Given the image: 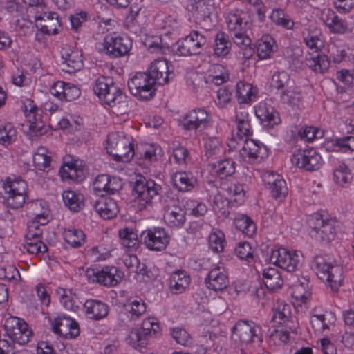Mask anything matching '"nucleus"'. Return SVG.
I'll list each match as a JSON object with an SVG mask.
<instances>
[{"label":"nucleus","mask_w":354,"mask_h":354,"mask_svg":"<svg viewBox=\"0 0 354 354\" xmlns=\"http://www.w3.org/2000/svg\"><path fill=\"white\" fill-rule=\"evenodd\" d=\"M124 310L119 313V319L127 324V320L136 319L140 317L146 311L145 303L141 299L129 300L124 304Z\"/></svg>","instance_id":"obj_30"},{"label":"nucleus","mask_w":354,"mask_h":354,"mask_svg":"<svg viewBox=\"0 0 354 354\" xmlns=\"http://www.w3.org/2000/svg\"><path fill=\"white\" fill-rule=\"evenodd\" d=\"M231 48L232 42L229 36L223 32H217L214 38V54L224 57L230 53Z\"/></svg>","instance_id":"obj_41"},{"label":"nucleus","mask_w":354,"mask_h":354,"mask_svg":"<svg viewBox=\"0 0 354 354\" xmlns=\"http://www.w3.org/2000/svg\"><path fill=\"white\" fill-rule=\"evenodd\" d=\"M88 20V15L86 12L81 11L71 15L70 21L71 27L75 31H79L82 24Z\"/></svg>","instance_id":"obj_63"},{"label":"nucleus","mask_w":354,"mask_h":354,"mask_svg":"<svg viewBox=\"0 0 354 354\" xmlns=\"http://www.w3.org/2000/svg\"><path fill=\"white\" fill-rule=\"evenodd\" d=\"M334 180L341 186L351 183L352 174L349 168L344 163H339L333 171Z\"/></svg>","instance_id":"obj_53"},{"label":"nucleus","mask_w":354,"mask_h":354,"mask_svg":"<svg viewBox=\"0 0 354 354\" xmlns=\"http://www.w3.org/2000/svg\"><path fill=\"white\" fill-rule=\"evenodd\" d=\"M122 244L128 248H134L138 243V236L132 228L125 227L119 231Z\"/></svg>","instance_id":"obj_54"},{"label":"nucleus","mask_w":354,"mask_h":354,"mask_svg":"<svg viewBox=\"0 0 354 354\" xmlns=\"http://www.w3.org/2000/svg\"><path fill=\"white\" fill-rule=\"evenodd\" d=\"M272 321L277 324H281L288 321L290 315V308L284 301H277L272 307Z\"/></svg>","instance_id":"obj_44"},{"label":"nucleus","mask_w":354,"mask_h":354,"mask_svg":"<svg viewBox=\"0 0 354 354\" xmlns=\"http://www.w3.org/2000/svg\"><path fill=\"white\" fill-rule=\"evenodd\" d=\"M97 48L111 58L122 57L129 54L132 41L127 36L113 32L105 36L103 42L97 44Z\"/></svg>","instance_id":"obj_5"},{"label":"nucleus","mask_w":354,"mask_h":354,"mask_svg":"<svg viewBox=\"0 0 354 354\" xmlns=\"http://www.w3.org/2000/svg\"><path fill=\"white\" fill-rule=\"evenodd\" d=\"M53 331L66 339L75 338L80 335L77 322L69 317L59 315L52 323Z\"/></svg>","instance_id":"obj_21"},{"label":"nucleus","mask_w":354,"mask_h":354,"mask_svg":"<svg viewBox=\"0 0 354 354\" xmlns=\"http://www.w3.org/2000/svg\"><path fill=\"white\" fill-rule=\"evenodd\" d=\"M189 10L197 24L208 25L212 22L214 7L211 0H192Z\"/></svg>","instance_id":"obj_20"},{"label":"nucleus","mask_w":354,"mask_h":354,"mask_svg":"<svg viewBox=\"0 0 354 354\" xmlns=\"http://www.w3.org/2000/svg\"><path fill=\"white\" fill-rule=\"evenodd\" d=\"M140 241L149 250L162 251L170 241V236L163 227H153L142 232Z\"/></svg>","instance_id":"obj_12"},{"label":"nucleus","mask_w":354,"mask_h":354,"mask_svg":"<svg viewBox=\"0 0 354 354\" xmlns=\"http://www.w3.org/2000/svg\"><path fill=\"white\" fill-rule=\"evenodd\" d=\"M292 296L298 302V305L306 304L311 297V289L308 276L298 277L292 283Z\"/></svg>","instance_id":"obj_29"},{"label":"nucleus","mask_w":354,"mask_h":354,"mask_svg":"<svg viewBox=\"0 0 354 354\" xmlns=\"http://www.w3.org/2000/svg\"><path fill=\"white\" fill-rule=\"evenodd\" d=\"M263 281L267 288L272 290L280 288L283 283V280L278 270L271 267L263 270Z\"/></svg>","instance_id":"obj_40"},{"label":"nucleus","mask_w":354,"mask_h":354,"mask_svg":"<svg viewBox=\"0 0 354 354\" xmlns=\"http://www.w3.org/2000/svg\"><path fill=\"white\" fill-rule=\"evenodd\" d=\"M290 77L289 74L284 71H277L271 77L270 86L272 90L276 91V94H279L282 91L290 87Z\"/></svg>","instance_id":"obj_43"},{"label":"nucleus","mask_w":354,"mask_h":354,"mask_svg":"<svg viewBox=\"0 0 354 354\" xmlns=\"http://www.w3.org/2000/svg\"><path fill=\"white\" fill-rule=\"evenodd\" d=\"M160 186L153 180H146L142 176H139L133 185V192L138 200L139 205L146 207L152 203L153 198L158 194Z\"/></svg>","instance_id":"obj_14"},{"label":"nucleus","mask_w":354,"mask_h":354,"mask_svg":"<svg viewBox=\"0 0 354 354\" xmlns=\"http://www.w3.org/2000/svg\"><path fill=\"white\" fill-rule=\"evenodd\" d=\"M317 277L336 291L343 282V268L333 265L326 256L316 255L311 265Z\"/></svg>","instance_id":"obj_3"},{"label":"nucleus","mask_w":354,"mask_h":354,"mask_svg":"<svg viewBox=\"0 0 354 354\" xmlns=\"http://www.w3.org/2000/svg\"><path fill=\"white\" fill-rule=\"evenodd\" d=\"M256 116L265 127L273 128L281 123L279 113L268 102H261L255 106Z\"/></svg>","instance_id":"obj_26"},{"label":"nucleus","mask_w":354,"mask_h":354,"mask_svg":"<svg viewBox=\"0 0 354 354\" xmlns=\"http://www.w3.org/2000/svg\"><path fill=\"white\" fill-rule=\"evenodd\" d=\"M93 91L99 99L120 113L128 111L129 100L109 77H99L95 82Z\"/></svg>","instance_id":"obj_1"},{"label":"nucleus","mask_w":354,"mask_h":354,"mask_svg":"<svg viewBox=\"0 0 354 354\" xmlns=\"http://www.w3.org/2000/svg\"><path fill=\"white\" fill-rule=\"evenodd\" d=\"M225 22L231 35L240 32H248L250 28L249 23L244 21L243 18L236 14H228L225 18Z\"/></svg>","instance_id":"obj_42"},{"label":"nucleus","mask_w":354,"mask_h":354,"mask_svg":"<svg viewBox=\"0 0 354 354\" xmlns=\"http://www.w3.org/2000/svg\"><path fill=\"white\" fill-rule=\"evenodd\" d=\"M270 18L277 25L282 26L286 29H292L295 24L291 17L280 8L274 9Z\"/></svg>","instance_id":"obj_51"},{"label":"nucleus","mask_w":354,"mask_h":354,"mask_svg":"<svg viewBox=\"0 0 354 354\" xmlns=\"http://www.w3.org/2000/svg\"><path fill=\"white\" fill-rule=\"evenodd\" d=\"M308 225L323 242L328 243L335 239L337 225L335 219L324 218L323 216L315 214L309 218Z\"/></svg>","instance_id":"obj_11"},{"label":"nucleus","mask_w":354,"mask_h":354,"mask_svg":"<svg viewBox=\"0 0 354 354\" xmlns=\"http://www.w3.org/2000/svg\"><path fill=\"white\" fill-rule=\"evenodd\" d=\"M229 78L227 69L221 64H214L209 70V74L205 77V84H214L219 86L225 82Z\"/></svg>","instance_id":"obj_38"},{"label":"nucleus","mask_w":354,"mask_h":354,"mask_svg":"<svg viewBox=\"0 0 354 354\" xmlns=\"http://www.w3.org/2000/svg\"><path fill=\"white\" fill-rule=\"evenodd\" d=\"M281 101L292 107L297 106L301 101V93L290 88V86L279 93Z\"/></svg>","instance_id":"obj_55"},{"label":"nucleus","mask_w":354,"mask_h":354,"mask_svg":"<svg viewBox=\"0 0 354 354\" xmlns=\"http://www.w3.org/2000/svg\"><path fill=\"white\" fill-rule=\"evenodd\" d=\"M152 83L164 85L169 80L168 63L165 59H158L153 62L147 72L145 73Z\"/></svg>","instance_id":"obj_25"},{"label":"nucleus","mask_w":354,"mask_h":354,"mask_svg":"<svg viewBox=\"0 0 354 354\" xmlns=\"http://www.w3.org/2000/svg\"><path fill=\"white\" fill-rule=\"evenodd\" d=\"M256 90L250 84L239 82L236 84V95L239 103H248L256 95Z\"/></svg>","instance_id":"obj_50"},{"label":"nucleus","mask_w":354,"mask_h":354,"mask_svg":"<svg viewBox=\"0 0 354 354\" xmlns=\"http://www.w3.org/2000/svg\"><path fill=\"white\" fill-rule=\"evenodd\" d=\"M270 261L288 272L297 270L302 263V254L296 251L279 247L272 250Z\"/></svg>","instance_id":"obj_7"},{"label":"nucleus","mask_w":354,"mask_h":354,"mask_svg":"<svg viewBox=\"0 0 354 354\" xmlns=\"http://www.w3.org/2000/svg\"><path fill=\"white\" fill-rule=\"evenodd\" d=\"M291 162L297 167L310 171L319 169L322 165L321 156L313 149L298 151L294 153Z\"/></svg>","instance_id":"obj_18"},{"label":"nucleus","mask_w":354,"mask_h":354,"mask_svg":"<svg viewBox=\"0 0 354 354\" xmlns=\"http://www.w3.org/2000/svg\"><path fill=\"white\" fill-rule=\"evenodd\" d=\"M4 329L7 336L13 343L24 345L30 341L32 331L27 323L17 317H10L6 319Z\"/></svg>","instance_id":"obj_8"},{"label":"nucleus","mask_w":354,"mask_h":354,"mask_svg":"<svg viewBox=\"0 0 354 354\" xmlns=\"http://www.w3.org/2000/svg\"><path fill=\"white\" fill-rule=\"evenodd\" d=\"M86 275L88 279L97 282L106 286H115L121 280L118 270L115 267H104L101 270L97 268L87 269Z\"/></svg>","instance_id":"obj_16"},{"label":"nucleus","mask_w":354,"mask_h":354,"mask_svg":"<svg viewBox=\"0 0 354 354\" xmlns=\"http://www.w3.org/2000/svg\"><path fill=\"white\" fill-rule=\"evenodd\" d=\"M82 53L79 50L63 48L62 50V71L68 73H74L83 67Z\"/></svg>","instance_id":"obj_27"},{"label":"nucleus","mask_w":354,"mask_h":354,"mask_svg":"<svg viewBox=\"0 0 354 354\" xmlns=\"http://www.w3.org/2000/svg\"><path fill=\"white\" fill-rule=\"evenodd\" d=\"M173 186L180 192H189L197 185L196 178L189 171H177L171 176Z\"/></svg>","instance_id":"obj_31"},{"label":"nucleus","mask_w":354,"mask_h":354,"mask_svg":"<svg viewBox=\"0 0 354 354\" xmlns=\"http://www.w3.org/2000/svg\"><path fill=\"white\" fill-rule=\"evenodd\" d=\"M41 232L28 231L26 234L27 252L30 254H38L47 251V246L41 241Z\"/></svg>","instance_id":"obj_36"},{"label":"nucleus","mask_w":354,"mask_h":354,"mask_svg":"<svg viewBox=\"0 0 354 354\" xmlns=\"http://www.w3.org/2000/svg\"><path fill=\"white\" fill-rule=\"evenodd\" d=\"M164 221L171 227H181L186 221L185 211L176 201L167 203L163 207Z\"/></svg>","instance_id":"obj_23"},{"label":"nucleus","mask_w":354,"mask_h":354,"mask_svg":"<svg viewBox=\"0 0 354 354\" xmlns=\"http://www.w3.org/2000/svg\"><path fill=\"white\" fill-rule=\"evenodd\" d=\"M225 244V236L221 231L214 232L209 234V245L214 252H222L224 249Z\"/></svg>","instance_id":"obj_56"},{"label":"nucleus","mask_w":354,"mask_h":354,"mask_svg":"<svg viewBox=\"0 0 354 354\" xmlns=\"http://www.w3.org/2000/svg\"><path fill=\"white\" fill-rule=\"evenodd\" d=\"M84 309L86 316L91 319L100 320L107 316L109 308L107 304L97 300H87Z\"/></svg>","instance_id":"obj_34"},{"label":"nucleus","mask_w":354,"mask_h":354,"mask_svg":"<svg viewBox=\"0 0 354 354\" xmlns=\"http://www.w3.org/2000/svg\"><path fill=\"white\" fill-rule=\"evenodd\" d=\"M234 223L239 230L248 236L251 237L256 232V225L247 215L241 214L237 216L234 221Z\"/></svg>","instance_id":"obj_45"},{"label":"nucleus","mask_w":354,"mask_h":354,"mask_svg":"<svg viewBox=\"0 0 354 354\" xmlns=\"http://www.w3.org/2000/svg\"><path fill=\"white\" fill-rule=\"evenodd\" d=\"M212 167L213 172L220 178L231 176L235 172V162L231 159L219 160Z\"/></svg>","instance_id":"obj_47"},{"label":"nucleus","mask_w":354,"mask_h":354,"mask_svg":"<svg viewBox=\"0 0 354 354\" xmlns=\"http://www.w3.org/2000/svg\"><path fill=\"white\" fill-rule=\"evenodd\" d=\"M232 90L227 86L220 88L217 91L216 103L221 108L225 107L231 102Z\"/></svg>","instance_id":"obj_61"},{"label":"nucleus","mask_w":354,"mask_h":354,"mask_svg":"<svg viewBox=\"0 0 354 354\" xmlns=\"http://www.w3.org/2000/svg\"><path fill=\"white\" fill-rule=\"evenodd\" d=\"M93 189L97 194H113L122 187V180L115 176L106 174L98 175L93 182Z\"/></svg>","instance_id":"obj_24"},{"label":"nucleus","mask_w":354,"mask_h":354,"mask_svg":"<svg viewBox=\"0 0 354 354\" xmlns=\"http://www.w3.org/2000/svg\"><path fill=\"white\" fill-rule=\"evenodd\" d=\"M239 152L243 160L250 163L261 162L268 156V149L263 143L248 138L245 139Z\"/></svg>","instance_id":"obj_17"},{"label":"nucleus","mask_w":354,"mask_h":354,"mask_svg":"<svg viewBox=\"0 0 354 354\" xmlns=\"http://www.w3.org/2000/svg\"><path fill=\"white\" fill-rule=\"evenodd\" d=\"M16 130L11 124L0 127V144L6 146L16 140Z\"/></svg>","instance_id":"obj_57"},{"label":"nucleus","mask_w":354,"mask_h":354,"mask_svg":"<svg viewBox=\"0 0 354 354\" xmlns=\"http://www.w3.org/2000/svg\"><path fill=\"white\" fill-rule=\"evenodd\" d=\"M155 84L145 73H137L128 82V87L132 95L145 100H150L155 94Z\"/></svg>","instance_id":"obj_13"},{"label":"nucleus","mask_w":354,"mask_h":354,"mask_svg":"<svg viewBox=\"0 0 354 354\" xmlns=\"http://www.w3.org/2000/svg\"><path fill=\"white\" fill-rule=\"evenodd\" d=\"M173 339L178 344L187 346L190 344L191 337L189 334L182 328H174L171 331Z\"/></svg>","instance_id":"obj_62"},{"label":"nucleus","mask_w":354,"mask_h":354,"mask_svg":"<svg viewBox=\"0 0 354 354\" xmlns=\"http://www.w3.org/2000/svg\"><path fill=\"white\" fill-rule=\"evenodd\" d=\"M93 207L96 212L104 219H111L119 212L116 201L111 198H100L94 202Z\"/></svg>","instance_id":"obj_33"},{"label":"nucleus","mask_w":354,"mask_h":354,"mask_svg":"<svg viewBox=\"0 0 354 354\" xmlns=\"http://www.w3.org/2000/svg\"><path fill=\"white\" fill-rule=\"evenodd\" d=\"M65 205L72 212H77L84 206V197L80 192L74 190H66L62 193Z\"/></svg>","instance_id":"obj_37"},{"label":"nucleus","mask_w":354,"mask_h":354,"mask_svg":"<svg viewBox=\"0 0 354 354\" xmlns=\"http://www.w3.org/2000/svg\"><path fill=\"white\" fill-rule=\"evenodd\" d=\"M3 187L8 194L7 205L12 209L21 207L26 201V183L19 178L12 180L10 178H7Z\"/></svg>","instance_id":"obj_9"},{"label":"nucleus","mask_w":354,"mask_h":354,"mask_svg":"<svg viewBox=\"0 0 354 354\" xmlns=\"http://www.w3.org/2000/svg\"><path fill=\"white\" fill-rule=\"evenodd\" d=\"M206 41L205 36L197 30H193L189 35L176 42V51L183 56L198 55Z\"/></svg>","instance_id":"obj_15"},{"label":"nucleus","mask_w":354,"mask_h":354,"mask_svg":"<svg viewBox=\"0 0 354 354\" xmlns=\"http://www.w3.org/2000/svg\"><path fill=\"white\" fill-rule=\"evenodd\" d=\"M37 26L46 35H55L60 27L59 16L56 12L44 13L42 16L36 17Z\"/></svg>","instance_id":"obj_32"},{"label":"nucleus","mask_w":354,"mask_h":354,"mask_svg":"<svg viewBox=\"0 0 354 354\" xmlns=\"http://www.w3.org/2000/svg\"><path fill=\"white\" fill-rule=\"evenodd\" d=\"M0 354H30L28 350H16L6 339L0 340Z\"/></svg>","instance_id":"obj_64"},{"label":"nucleus","mask_w":354,"mask_h":354,"mask_svg":"<svg viewBox=\"0 0 354 354\" xmlns=\"http://www.w3.org/2000/svg\"><path fill=\"white\" fill-rule=\"evenodd\" d=\"M108 153L118 162H127L134 156L132 138L113 132L107 136Z\"/></svg>","instance_id":"obj_4"},{"label":"nucleus","mask_w":354,"mask_h":354,"mask_svg":"<svg viewBox=\"0 0 354 354\" xmlns=\"http://www.w3.org/2000/svg\"><path fill=\"white\" fill-rule=\"evenodd\" d=\"M207 288L215 292L223 291L229 285V277L223 266H216L209 272L205 279Z\"/></svg>","instance_id":"obj_22"},{"label":"nucleus","mask_w":354,"mask_h":354,"mask_svg":"<svg viewBox=\"0 0 354 354\" xmlns=\"http://www.w3.org/2000/svg\"><path fill=\"white\" fill-rule=\"evenodd\" d=\"M304 40L306 46L312 50L308 52L305 57L306 65L314 72L323 74L326 73L330 66L328 57L320 53L319 50L323 46L320 32L315 29H306L304 33Z\"/></svg>","instance_id":"obj_2"},{"label":"nucleus","mask_w":354,"mask_h":354,"mask_svg":"<svg viewBox=\"0 0 354 354\" xmlns=\"http://www.w3.org/2000/svg\"><path fill=\"white\" fill-rule=\"evenodd\" d=\"M161 333L160 326L155 317H148L142 322L140 330H133L129 335V342L134 347L144 348L147 339L152 337H158Z\"/></svg>","instance_id":"obj_6"},{"label":"nucleus","mask_w":354,"mask_h":354,"mask_svg":"<svg viewBox=\"0 0 354 354\" xmlns=\"http://www.w3.org/2000/svg\"><path fill=\"white\" fill-rule=\"evenodd\" d=\"M323 132L314 127H304L299 131V136L301 140L308 142L312 141L313 139L322 138Z\"/></svg>","instance_id":"obj_59"},{"label":"nucleus","mask_w":354,"mask_h":354,"mask_svg":"<svg viewBox=\"0 0 354 354\" xmlns=\"http://www.w3.org/2000/svg\"><path fill=\"white\" fill-rule=\"evenodd\" d=\"M27 118L29 123V129L32 136H41L46 132V127L39 116L36 115L34 109H30V113L27 115Z\"/></svg>","instance_id":"obj_49"},{"label":"nucleus","mask_w":354,"mask_h":354,"mask_svg":"<svg viewBox=\"0 0 354 354\" xmlns=\"http://www.w3.org/2000/svg\"><path fill=\"white\" fill-rule=\"evenodd\" d=\"M320 19L333 33L343 34L348 29L347 23L330 9L323 10Z\"/></svg>","instance_id":"obj_28"},{"label":"nucleus","mask_w":354,"mask_h":354,"mask_svg":"<svg viewBox=\"0 0 354 354\" xmlns=\"http://www.w3.org/2000/svg\"><path fill=\"white\" fill-rule=\"evenodd\" d=\"M59 174L63 180L81 181L84 178L83 171L77 168L76 163L73 162H65L60 169Z\"/></svg>","instance_id":"obj_46"},{"label":"nucleus","mask_w":354,"mask_h":354,"mask_svg":"<svg viewBox=\"0 0 354 354\" xmlns=\"http://www.w3.org/2000/svg\"><path fill=\"white\" fill-rule=\"evenodd\" d=\"M268 189L275 199L281 200L287 194L286 181L280 176H277L274 180H269Z\"/></svg>","instance_id":"obj_52"},{"label":"nucleus","mask_w":354,"mask_h":354,"mask_svg":"<svg viewBox=\"0 0 354 354\" xmlns=\"http://www.w3.org/2000/svg\"><path fill=\"white\" fill-rule=\"evenodd\" d=\"M190 283V277L185 271L178 270L171 276L169 286L171 290L175 294L184 292L189 286Z\"/></svg>","instance_id":"obj_39"},{"label":"nucleus","mask_w":354,"mask_h":354,"mask_svg":"<svg viewBox=\"0 0 354 354\" xmlns=\"http://www.w3.org/2000/svg\"><path fill=\"white\" fill-rule=\"evenodd\" d=\"M232 338L246 344H259L262 342L261 328L253 322L240 320L233 327Z\"/></svg>","instance_id":"obj_10"},{"label":"nucleus","mask_w":354,"mask_h":354,"mask_svg":"<svg viewBox=\"0 0 354 354\" xmlns=\"http://www.w3.org/2000/svg\"><path fill=\"white\" fill-rule=\"evenodd\" d=\"M64 239L71 247L80 248L84 244L86 235L81 230L68 229L64 232Z\"/></svg>","instance_id":"obj_48"},{"label":"nucleus","mask_w":354,"mask_h":354,"mask_svg":"<svg viewBox=\"0 0 354 354\" xmlns=\"http://www.w3.org/2000/svg\"><path fill=\"white\" fill-rule=\"evenodd\" d=\"M277 48L274 38L270 35H265L257 41V53L261 59H268L272 57Z\"/></svg>","instance_id":"obj_35"},{"label":"nucleus","mask_w":354,"mask_h":354,"mask_svg":"<svg viewBox=\"0 0 354 354\" xmlns=\"http://www.w3.org/2000/svg\"><path fill=\"white\" fill-rule=\"evenodd\" d=\"M221 144L218 138L209 137L205 142V156L207 158L221 153Z\"/></svg>","instance_id":"obj_58"},{"label":"nucleus","mask_w":354,"mask_h":354,"mask_svg":"<svg viewBox=\"0 0 354 354\" xmlns=\"http://www.w3.org/2000/svg\"><path fill=\"white\" fill-rule=\"evenodd\" d=\"M209 122V117L204 109H197L189 111L180 120V124L186 130H203Z\"/></svg>","instance_id":"obj_19"},{"label":"nucleus","mask_w":354,"mask_h":354,"mask_svg":"<svg viewBox=\"0 0 354 354\" xmlns=\"http://www.w3.org/2000/svg\"><path fill=\"white\" fill-rule=\"evenodd\" d=\"M235 254L241 260L250 262L253 259L252 248L248 242H240L235 248Z\"/></svg>","instance_id":"obj_60"}]
</instances>
